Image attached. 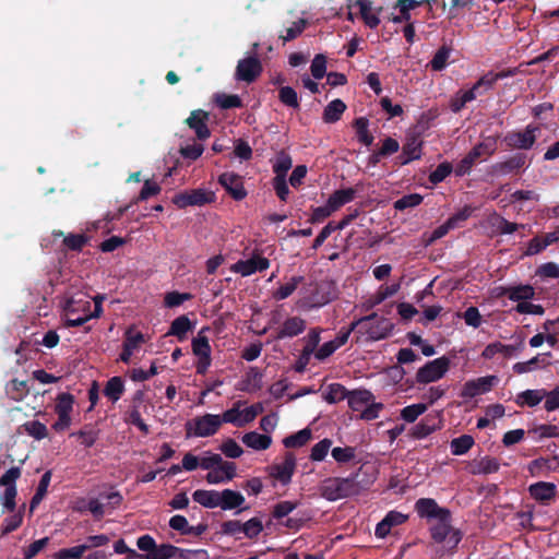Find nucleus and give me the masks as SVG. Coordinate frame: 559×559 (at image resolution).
Wrapping results in <instances>:
<instances>
[{
    "instance_id": "nucleus-39",
    "label": "nucleus",
    "mask_w": 559,
    "mask_h": 559,
    "mask_svg": "<svg viewBox=\"0 0 559 559\" xmlns=\"http://www.w3.org/2000/svg\"><path fill=\"white\" fill-rule=\"evenodd\" d=\"M474 438L469 435H462L457 438H454L451 441V453L453 455H463L467 453L472 447L474 445Z\"/></svg>"
},
{
    "instance_id": "nucleus-43",
    "label": "nucleus",
    "mask_w": 559,
    "mask_h": 559,
    "mask_svg": "<svg viewBox=\"0 0 559 559\" xmlns=\"http://www.w3.org/2000/svg\"><path fill=\"white\" fill-rule=\"evenodd\" d=\"M496 150V140L493 138H487L485 141L476 144L468 153L473 155L475 159H478L484 155H493Z\"/></svg>"
},
{
    "instance_id": "nucleus-9",
    "label": "nucleus",
    "mask_w": 559,
    "mask_h": 559,
    "mask_svg": "<svg viewBox=\"0 0 559 559\" xmlns=\"http://www.w3.org/2000/svg\"><path fill=\"white\" fill-rule=\"evenodd\" d=\"M497 382V376H486L474 380H468L462 388L461 396L464 399H473L477 395L487 393Z\"/></svg>"
},
{
    "instance_id": "nucleus-34",
    "label": "nucleus",
    "mask_w": 559,
    "mask_h": 559,
    "mask_svg": "<svg viewBox=\"0 0 559 559\" xmlns=\"http://www.w3.org/2000/svg\"><path fill=\"white\" fill-rule=\"evenodd\" d=\"M304 276H293L289 282L281 285L275 292H273L272 297L276 301L288 298L297 289L298 285L304 282Z\"/></svg>"
},
{
    "instance_id": "nucleus-37",
    "label": "nucleus",
    "mask_w": 559,
    "mask_h": 559,
    "mask_svg": "<svg viewBox=\"0 0 559 559\" xmlns=\"http://www.w3.org/2000/svg\"><path fill=\"white\" fill-rule=\"evenodd\" d=\"M452 221L453 219H448L444 224L438 226L431 233H424L421 237L423 245L425 247H429L438 239L444 237L450 231V229L453 228Z\"/></svg>"
},
{
    "instance_id": "nucleus-36",
    "label": "nucleus",
    "mask_w": 559,
    "mask_h": 559,
    "mask_svg": "<svg viewBox=\"0 0 559 559\" xmlns=\"http://www.w3.org/2000/svg\"><path fill=\"white\" fill-rule=\"evenodd\" d=\"M356 5L359 8L361 19L370 28H376L380 24L378 14L370 13L371 2L369 0H357Z\"/></svg>"
},
{
    "instance_id": "nucleus-51",
    "label": "nucleus",
    "mask_w": 559,
    "mask_h": 559,
    "mask_svg": "<svg viewBox=\"0 0 559 559\" xmlns=\"http://www.w3.org/2000/svg\"><path fill=\"white\" fill-rule=\"evenodd\" d=\"M217 106L222 109L242 107L241 98L236 94H218L215 98Z\"/></svg>"
},
{
    "instance_id": "nucleus-29",
    "label": "nucleus",
    "mask_w": 559,
    "mask_h": 559,
    "mask_svg": "<svg viewBox=\"0 0 559 559\" xmlns=\"http://www.w3.org/2000/svg\"><path fill=\"white\" fill-rule=\"evenodd\" d=\"M345 110V103L336 98L326 105L323 110L322 119L325 123H334L341 119Z\"/></svg>"
},
{
    "instance_id": "nucleus-22",
    "label": "nucleus",
    "mask_w": 559,
    "mask_h": 559,
    "mask_svg": "<svg viewBox=\"0 0 559 559\" xmlns=\"http://www.w3.org/2000/svg\"><path fill=\"white\" fill-rule=\"evenodd\" d=\"M209 331H210L209 326L202 328L198 332V335L195 337H193V340H192V343H191L192 352L198 357H205V358H207V356L211 357L212 349H211L209 338L205 335V333Z\"/></svg>"
},
{
    "instance_id": "nucleus-62",
    "label": "nucleus",
    "mask_w": 559,
    "mask_h": 559,
    "mask_svg": "<svg viewBox=\"0 0 559 559\" xmlns=\"http://www.w3.org/2000/svg\"><path fill=\"white\" fill-rule=\"evenodd\" d=\"M219 450L229 459H237L243 453L242 448L231 438L225 440Z\"/></svg>"
},
{
    "instance_id": "nucleus-46",
    "label": "nucleus",
    "mask_w": 559,
    "mask_h": 559,
    "mask_svg": "<svg viewBox=\"0 0 559 559\" xmlns=\"http://www.w3.org/2000/svg\"><path fill=\"white\" fill-rule=\"evenodd\" d=\"M278 99L286 107L298 109L300 106L297 92L290 86H282L278 90Z\"/></svg>"
},
{
    "instance_id": "nucleus-33",
    "label": "nucleus",
    "mask_w": 559,
    "mask_h": 559,
    "mask_svg": "<svg viewBox=\"0 0 559 559\" xmlns=\"http://www.w3.org/2000/svg\"><path fill=\"white\" fill-rule=\"evenodd\" d=\"M312 432L309 428H304L296 433L289 435L283 440V444L287 449L301 448L309 442Z\"/></svg>"
},
{
    "instance_id": "nucleus-25",
    "label": "nucleus",
    "mask_w": 559,
    "mask_h": 559,
    "mask_svg": "<svg viewBox=\"0 0 559 559\" xmlns=\"http://www.w3.org/2000/svg\"><path fill=\"white\" fill-rule=\"evenodd\" d=\"M242 442L248 448L262 451L270 448L272 438L269 435H260L255 431H250L242 436Z\"/></svg>"
},
{
    "instance_id": "nucleus-60",
    "label": "nucleus",
    "mask_w": 559,
    "mask_h": 559,
    "mask_svg": "<svg viewBox=\"0 0 559 559\" xmlns=\"http://www.w3.org/2000/svg\"><path fill=\"white\" fill-rule=\"evenodd\" d=\"M241 525H242V523L240 521H238V520L224 521L221 524L219 533L222 535L233 536L236 539H240L239 534L242 533Z\"/></svg>"
},
{
    "instance_id": "nucleus-1",
    "label": "nucleus",
    "mask_w": 559,
    "mask_h": 559,
    "mask_svg": "<svg viewBox=\"0 0 559 559\" xmlns=\"http://www.w3.org/2000/svg\"><path fill=\"white\" fill-rule=\"evenodd\" d=\"M418 516L427 521H436L430 527V536L435 543H444L449 551L454 552L463 538V533L451 524L452 514L447 508L440 507L432 498H420L415 502Z\"/></svg>"
},
{
    "instance_id": "nucleus-28",
    "label": "nucleus",
    "mask_w": 559,
    "mask_h": 559,
    "mask_svg": "<svg viewBox=\"0 0 559 559\" xmlns=\"http://www.w3.org/2000/svg\"><path fill=\"white\" fill-rule=\"evenodd\" d=\"M104 395L112 403L118 402L124 393V382L121 377L110 378L104 388Z\"/></svg>"
},
{
    "instance_id": "nucleus-50",
    "label": "nucleus",
    "mask_w": 559,
    "mask_h": 559,
    "mask_svg": "<svg viewBox=\"0 0 559 559\" xmlns=\"http://www.w3.org/2000/svg\"><path fill=\"white\" fill-rule=\"evenodd\" d=\"M242 534L249 538H257L263 531L262 521L258 518H251L241 525Z\"/></svg>"
},
{
    "instance_id": "nucleus-3",
    "label": "nucleus",
    "mask_w": 559,
    "mask_h": 559,
    "mask_svg": "<svg viewBox=\"0 0 559 559\" xmlns=\"http://www.w3.org/2000/svg\"><path fill=\"white\" fill-rule=\"evenodd\" d=\"M221 426V415L205 414L187 421L185 428L188 438L191 436L205 438L214 436Z\"/></svg>"
},
{
    "instance_id": "nucleus-55",
    "label": "nucleus",
    "mask_w": 559,
    "mask_h": 559,
    "mask_svg": "<svg viewBox=\"0 0 559 559\" xmlns=\"http://www.w3.org/2000/svg\"><path fill=\"white\" fill-rule=\"evenodd\" d=\"M86 550L87 547L84 544L62 548L55 554V559H81Z\"/></svg>"
},
{
    "instance_id": "nucleus-10",
    "label": "nucleus",
    "mask_w": 559,
    "mask_h": 559,
    "mask_svg": "<svg viewBox=\"0 0 559 559\" xmlns=\"http://www.w3.org/2000/svg\"><path fill=\"white\" fill-rule=\"evenodd\" d=\"M530 159L525 153L519 152L509 156L506 160L496 163L492 170L497 175L507 176L519 173L522 168L530 165Z\"/></svg>"
},
{
    "instance_id": "nucleus-12",
    "label": "nucleus",
    "mask_w": 559,
    "mask_h": 559,
    "mask_svg": "<svg viewBox=\"0 0 559 559\" xmlns=\"http://www.w3.org/2000/svg\"><path fill=\"white\" fill-rule=\"evenodd\" d=\"M296 469V457L292 452H287L284 461L273 464L270 467V476L278 480L282 485H288Z\"/></svg>"
},
{
    "instance_id": "nucleus-15",
    "label": "nucleus",
    "mask_w": 559,
    "mask_h": 559,
    "mask_svg": "<svg viewBox=\"0 0 559 559\" xmlns=\"http://www.w3.org/2000/svg\"><path fill=\"white\" fill-rule=\"evenodd\" d=\"M530 496L543 506H548L555 500L557 495V486L554 483L537 481L530 485Z\"/></svg>"
},
{
    "instance_id": "nucleus-11",
    "label": "nucleus",
    "mask_w": 559,
    "mask_h": 559,
    "mask_svg": "<svg viewBox=\"0 0 559 559\" xmlns=\"http://www.w3.org/2000/svg\"><path fill=\"white\" fill-rule=\"evenodd\" d=\"M270 267L269 259L259 254H253L248 260H239L231 265L230 270L239 273L241 276H250L255 272H262Z\"/></svg>"
},
{
    "instance_id": "nucleus-59",
    "label": "nucleus",
    "mask_w": 559,
    "mask_h": 559,
    "mask_svg": "<svg viewBox=\"0 0 559 559\" xmlns=\"http://www.w3.org/2000/svg\"><path fill=\"white\" fill-rule=\"evenodd\" d=\"M23 522L22 512H17L13 515L5 518L1 525V536H5L14 531H16Z\"/></svg>"
},
{
    "instance_id": "nucleus-7",
    "label": "nucleus",
    "mask_w": 559,
    "mask_h": 559,
    "mask_svg": "<svg viewBox=\"0 0 559 559\" xmlns=\"http://www.w3.org/2000/svg\"><path fill=\"white\" fill-rule=\"evenodd\" d=\"M394 329V324L384 317H379L376 313L373 319H370L362 326H358L357 333L367 334L371 341H380L386 338Z\"/></svg>"
},
{
    "instance_id": "nucleus-53",
    "label": "nucleus",
    "mask_w": 559,
    "mask_h": 559,
    "mask_svg": "<svg viewBox=\"0 0 559 559\" xmlns=\"http://www.w3.org/2000/svg\"><path fill=\"white\" fill-rule=\"evenodd\" d=\"M331 445L332 440L328 438H324L318 443H316L311 449L310 460L314 462L323 461L326 457Z\"/></svg>"
},
{
    "instance_id": "nucleus-19",
    "label": "nucleus",
    "mask_w": 559,
    "mask_h": 559,
    "mask_svg": "<svg viewBox=\"0 0 559 559\" xmlns=\"http://www.w3.org/2000/svg\"><path fill=\"white\" fill-rule=\"evenodd\" d=\"M307 323L300 317L287 318L276 334L277 340L295 337L306 330Z\"/></svg>"
},
{
    "instance_id": "nucleus-44",
    "label": "nucleus",
    "mask_w": 559,
    "mask_h": 559,
    "mask_svg": "<svg viewBox=\"0 0 559 559\" xmlns=\"http://www.w3.org/2000/svg\"><path fill=\"white\" fill-rule=\"evenodd\" d=\"M451 53V48L443 45L441 46L436 53L433 55L432 59L430 60V68L433 71H442L447 64L448 60Z\"/></svg>"
},
{
    "instance_id": "nucleus-4",
    "label": "nucleus",
    "mask_w": 559,
    "mask_h": 559,
    "mask_svg": "<svg viewBox=\"0 0 559 559\" xmlns=\"http://www.w3.org/2000/svg\"><path fill=\"white\" fill-rule=\"evenodd\" d=\"M171 201L179 209L202 206L214 202L215 194L212 191L199 188L179 192L173 197Z\"/></svg>"
},
{
    "instance_id": "nucleus-31",
    "label": "nucleus",
    "mask_w": 559,
    "mask_h": 559,
    "mask_svg": "<svg viewBox=\"0 0 559 559\" xmlns=\"http://www.w3.org/2000/svg\"><path fill=\"white\" fill-rule=\"evenodd\" d=\"M192 326L190 319L182 314L171 322L167 334L176 336L179 341H183Z\"/></svg>"
},
{
    "instance_id": "nucleus-58",
    "label": "nucleus",
    "mask_w": 559,
    "mask_h": 559,
    "mask_svg": "<svg viewBox=\"0 0 559 559\" xmlns=\"http://www.w3.org/2000/svg\"><path fill=\"white\" fill-rule=\"evenodd\" d=\"M17 489L16 486L5 487L4 492L0 497L3 509L8 512H14L16 508Z\"/></svg>"
},
{
    "instance_id": "nucleus-42",
    "label": "nucleus",
    "mask_w": 559,
    "mask_h": 559,
    "mask_svg": "<svg viewBox=\"0 0 559 559\" xmlns=\"http://www.w3.org/2000/svg\"><path fill=\"white\" fill-rule=\"evenodd\" d=\"M179 547L171 544L157 545L153 552L147 554V559H176Z\"/></svg>"
},
{
    "instance_id": "nucleus-14",
    "label": "nucleus",
    "mask_w": 559,
    "mask_h": 559,
    "mask_svg": "<svg viewBox=\"0 0 559 559\" xmlns=\"http://www.w3.org/2000/svg\"><path fill=\"white\" fill-rule=\"evenodd\" d=\"M209 112L202 109L192 110L190 116L186 119V123L190 129L195 132L199 140H206L211 135V131L207 126Z\"/></svg>"
},
{
    "instance_id": "nucleus-57",
    "label": "nucleus",
    "mask_w": 559,
    "mask_h": 559,
    "mask_svg": "<svg viewBox=\"0 0 559 559\" xmlns=\"http://www.w3.org/2000/svg\"><path fill=\"white\" fill-rule=\"evenodd\" d=\"M332 457L337 463H348L356 457V448L354 447H336L331 451Z\"/></svg>"
},
{
    "instance_id": "nucleus-17",
    "label": "nucleus",
    "mask_w": 559,
    "mask_h": 559,
    "mask_svg": "<svg viewBox=\"0 0 559 559\" xmlns=\"http://www.w3.org/2000/svg\"><path fill=\"white\" fill-rule=\"evenodd\" d=\"M530 474L535 477L546 476L549 472L559 471V456L554 455L550 459L538 457L530 462L527 467Z\"/></svg>"
},
{
    "instance_id": "nucleus-27",
    "label": "nucleus",
    "mask_w": 559,
    "mask_h": 559,
    "mask_svg": "<svg viewBox=\"0 0 559 559\" xmlns=\"http://www.w3.org/2000/svg\"><path fill=\"white\" fill-rule=\"evenodd\" d=\"M192 499L204 508L214 509L219 504V491L198 489L192 493Z\"/></svg>"
},
{
    "instance_id": "nucleus-54",
    "label": "nucleus",
    "mask_w": 559,
    "mask_h": 559,
    "mask_svg": "<svg viewBox=\"0 0 559 559\" xmlns=\"http://www.w3.org/2000/svg\"><path fill=\"white\" fill-rule=\"evenodd\" d=\"M453 170V166L449 162H443L437 166V168L430 173L429 181L432 185L442 182Z\"/></svg>"
},
{
    "instance_id": "nucleus-56",
    "label": "nucleus",
    "mask_w": 559,
    "mask_h": 559,
    "mask_svg": "<svg viewBox=\"0 0 559 559\" xmlns=\"http://www.w3.org/2000/svg\"><path fill=\"white\" fill-rule=\"evenodd\" d=\"M423 142L416 136L408 138L404 143L402 151L407 154L412 159H420Z\"/></svg>"
},
{
    "instance_id": "nucleus-47",
    "label": "nucleus",
    "mask_w": 559,
    "mask_h": 559,
    "mask_svg": "<svg viewBox=\"0 0 559 559\" xmlns=\"http://www.w3.org/2000/svg\"><path fill=\"white\" fill-rule=\"evenodd\" d=\"M22 427L28 436L36 440L45 439L48 436L47 427L38 420L26 421Z\"/></svg>"
},
{
    "instance_id": "nucleus-41",
    "label": "nucleus",
    "mask_w": 559,
    "mask_h": 559,
    "mask_svg": "<svg viewBox=\"0 0 559 559\" xmlns=\"http://www.w3.org/2000/svg\"><path fill=\"white\" fill-rule=\"evenodd\" d=\"M293 160L288 153L281 151L276 159L273 164V171L275 173V177H284L286 178L287 171L292 168Z\"/></svg>"
},
{
    "instance_id": "nucleus-61",
    "label": "nucleus",
    "mask_w": 559,
    "mask_h": 559,
    "mask_svg": "<svg viewBox=\"0 0 559 559\" xmlns=\"http://www.w3.org/2000/svg\"><path fill=\"white\" fill-rule=\"evenodd\" d=\"M74 397L70 393H60L57 397L55 411L57 414H70L72 412Z\"/></svg>"
},
{
    "instance_id": "nucleus-24",
    "label": "nucleus",
    "mask_w": 559,
    "mask_h": 559,
    "mask_svg": "<svg viewBox=\"0 0 559 559\" xmlns=\"http://www.w3.org/2000/svg\"><path fill=\"white\" fill-rule=\"evenodd\" d=\"M373 400V394L368 390H355L348 395V406L353 412H360Z\"/></svg>"
},
{
    "instance_id": "nucleus-63",
    "label": "nucleus",
    "mask_w": 559,
    "mask_h": 559,
    "mask_svg": "<svg viewBox=\"0 0 559 559\" xmlns=\"http://www.w3.org/2000/svg\"><path fill=\"white\" fill-rule=\"evenodd\" d=\"M49 544V537H44L33 542L23 549L24 559H33Z\"/></svg>"
},
{
    "instance_id": "nucleus-52",
    "label": "nucleus",
    "mask_w": 559,
    "mask_h": 559,
    "mask_svg": "<svg viewBox=\"0 0 559 559\" xmlns=\"http://www.w3.org/2000/svg\"><path fill=\"white\" fill-rule=\"evenodd\" d=\"M423 195L418 193H409L396 200L394 202V209L397 211H404L406 209L416 207L423 202Z\"/></svg>"
},
{
    "instance_id": "nucleus-23",
    "label": "nucleus",
    "mask_w": 559,
    "mask_h": 559,
    "mask_svg": "<svg viewBox=\"0 0 559 559\" xmlns=\"http://www.w3.org/2000/svg\"><path fill=\"white\" fill-rule=\"evenodd\" d=\"M55 237L63 236V246L71 251H82V249L88 243L90 237L85 234H68L63 235L61 230L53 231Z\"/></svg>"
},
{
    "instance_id": "nucleus-40",
    "label": "nucleus",
    "mask_w": 559,
    "mask_h": 559,
    "mask_svg": "<svg viewBox=\"0 0 559 559\" xmlns=\"http://www.w3.org/2000/svg\"><path fill=\"white\" fill-rule=\"evenodd\" d=\"M349 391L341 384V383H332L328 386V390L324 395V400L329 404H335L338 403L345 399H348Z\"/></svg>"
},
{
    "instance_id": "nucleus-26",
    "label": "nucleus",
    "mask_w": 559,
    "mask_h": 559,
    "mask_svg": "<svg viewBox=\"0 0 559 559\" xmlns=\"http://www.w3.org/2000/svg\"><path fill=\"white\" fill-rule=\"evenodd\" d=\"M374 317H376V312H372L369 316L361 317L358 320L352 322L347 329L342 328L340 330L337 336L334 340H332L333 343L335 345H337V348L345 345L347 343L352 332L358 330V326H362L364 324H366V322L368 320L373 319Z\"/></svg>"
},
{
    "instance_id": "nucleus-30",
    "label": "nucleus",
    "mask_w": 559,
    "mask_h": 559,
    "mask_svg": "<svg viewBox=\"0 0 559 559\" xmlns=\"http://www.w3.org/2000/svg\"><path fill=\"white\" fill-rule=\"evenodd\" d=\"M5 393L12 401L20 402L27 396L29 389L26 381L12 379L5 385Z\"/></svg>"
},
{
    "instance_id": "nucleus-38",
    "label": "nucleus",
    "mask_w": 559,
    "mask_h": 559,
    "mask_svg": "<svg viewBox=\"0 0 559 559\" xmlns=\"http://www.w3.org/2000/svg\"><path fill=\"white\" fill-rule=\"evenodd\" d=\"M50 479H51V472L50 471L45 472L39 480V484L37 486L35 495L31 499V503H29L31 511L35 510L36 507L41 502V500L46 496L48 486L50 484Z\"/></svg>"
},
{
    "instance_id": "nucleus-18",
    "label": "nucleus",
    "mask_w": 559,
    "mask_h": 559,
    "mask_svg": "<svg viewBox=\"0 0 559 559\" xmlns=\"http://www.w3.org/2000/svg\"><path fill=\"white\" fill-rule=\"evenodd\" d=\"M498 296H507L512 301L524 302L531 300L535 296V289L528 284L516 286L499 287Z\"/></svg>"
},
{
    "instance_id": "nucleus-45",
    "label": "nucleus",
    "mask_w": 559,
    "mask_h": 559,
    "mask_svg": "<svg viewBox=\"0 0 559 559\" xmlns=\"http://www.w3.org/2000/svg\"><path fill=\"white\" fill-rule=\"evenodd\" d=\"M499 467H500V462L498 459L491 457V456H485V457H481L477 462L476 468L474 469L473 473L488 475V474L498 472Z\"/></svg>"
},
{
    "instance_id": "nucleus-49",
    "label": "nucleus",
    "mask_w": 559,
    "mask_h": 559,
    "mask_svg": "<svg viewBox=\"0 0 559 559\" xmlns=\"http://www.w3.org/2000/svg\"><path fill=\"white\" fill-rule=\"evenodd\" d=\"M299 506V501L283 500L274 504L272 516L275 520H282L292 513Z\"/></svg>"
},
{
    "instance_id": "nucleus-20",
    "label": "nucleus",
    "mask_w": 559,
    "mask_h": 559,
    "mask_svg": "<svg viewBox=\"0 0 559 559\" xmlns=\"http://www.w3.org/2000/svg\"><path fill=\"white\" fill-rule=\"evenodd\" d=\"M551 356V353L538 354L535 357L531 358L527 361L516 362L513 365V371L518 374L530 372L536 369L539 365L548 366L550 361L548 358Z\"/></svg>"
},
{
    "instance_id": "nucleus-64",
    "label": "nucleus",
    "mask_w": 559,
    "mask_h": 559,
    "mask_svg": "<svg viewBox=\"0 0 559 559\" xmlns=\"http://www.w3.org/2000/svg\"><path fill=\"white\" fill-rule=\"evenodd\" d=\"M176 559H210V555L206 549L179 548Z\"/></svg>"
},
{
    "instance_id": "nucleus-32",
    "label": "nucleus",
    "mask_w": 559,
    "mask_h": 559,
    "mask_svg": "<svg viewBox=\"0 0 559 559\" xmlns=\"http://www.w3.org/2000/svg\"><path fill=\"white\" fill-rule=\"evenodd\" d=\"M353 127L355 128L358 141L370 146L373 143V135L369 132V120L366 117H358L354 120Z\"/></svg>"
},
{
    "instance_id": "nucleus-8",
    "label": "nucleus",
    "mask_w": 559,
    "mask_h": 559,
    "mask_svg": "<svg viewBox=\"0 0 559 559\" xmlns=\"http://www.w3.org/2000/svg\"><path fill=\"white\" fill-rule=\"evenodd\" d=\"M218 183L236 201H241L247 197L242 177L238 174L233 171L223 173L218 177Z\"/></svg>"
},
{
    "instance_id": "nucleus-21",
    "label": "nucleus",
    "mask_w": 559,
    "mask_h": 559,
    "mask_svg": "<svg viewBox=\"0 0 559 559\" xmlns=\"http://www.w3.org/2000/svg\"><path fill=\"white\" fill-rule=\"evenodd\" d=\"M356 197V190L354 188L335 190L328 199L330 210L333 212L337 211L343 205L352 202Z\"/></svg>"
},
{
    "instance_id": "nucleus-6",
    "label": "nucleus",
    "mask_w": 559,
    "mask_h": 559,
    "mask_svg": "<svg viewBox=\"0 0 559 559\" xmlns=\"http://www.w3.org/2000/svg\"><path fill=\"white\" fill-rule=\"evenodd\" d=\"M450 358L447 356L430 360L418 369L416 380L418 383H430L441 379L450 368Z\"/></svg>"
},
{
    "instance_id": "nucleus-2",
    "label": "nucleus",
    "mask_w": 559,
    "mask_h": 559,
    "mask_svg": "<svg viewBox=\"0 0 559 559\" xmlns=\"http://www.w3.org/2000/svg\"><path fill=\"white\" fill-rule=\"evenodd\" d=\"M358 475V473H352L347 477L326 478L320 487L321 496L329 501H336L358 495L361 489Z\"/></svg>"
},
{
    "instance_id": "nucleus-16",
    "label": "nucleus",
    "mask_w": 559,
    "mask_h": 559,
    "mask_svg": "<svg viewBox=\"0 0 559 559\" xmlns=\"http://www.w3.org/2000/svg\"><path fill=\"white\" fill-rule=\"evenodd\" d=\"M245 501L243 495L239 491L233 489L219 491L218 507L224 511L238 509L236 512L238 514L243 510H248L249 507H242Z\"/></svg>"
},
{
    "instance_id": "nucleus-35",
    "label": "nucleus",
    "mask_w": 559,
    "mask_h": 559,
    "mask_svg": "<svg viewBox=\"0 0 559 559\" xmlns=\"http://www.w3.org/2000/svg\"><path fill=\"white\" fill-rule=\"evenodd\" d=\"M544 390H525L516 396V404L519 406L527 405L534 407L538 405L544 399Z\"/></svg>"
},
{
    "instance_id": "nucleus-13",
    "label": "nucleus",
    "mask_w": 559,
    "mask_h": 559,
    "mask_svg": "<svg viewBox=\"0 0 559 559\" xmlns=\"http://www.w3.org/2000/svg\"><path fill=\"white\" fill-rule=\"evenodd\" d=\"M262 72V66L257 57H247L238 61L236 79L247 83L253 82Z\"/></svg>"
},
{
    "instance_id": "nucleus-48",
    "label": "nucleus",
    "mask_w": 559,
    "mask_h": 559,
    "mask_svg": "<svg viewBox=\"0 0 559 559\" xmlns=\"http://www.w3.org/2000/svg\"><path fill=\"white\" fill-rule=\"evenodd\" d=\"M427 404L417 403L405 406L401 411V418L406 423H414L420 415L427 411Z\"/></svg>"
},
{
    "instance_id": "nucleus-5",
    "label": "nucleus",
    "mask_w": 559,
    "mask_h": 559,
    "mask_svg": "<svg viewBox=\"0 0 559 559\" xmlns=\"http://www.w3.org/2000/svg\"><path fill=\"white\" fill-rule=\"evenodd\" d=\"M536 131H538V127L527 124L524 130L507 132L503 142L509 148L527 151L536 142Z\"/></svg>"
}]
</instances>
